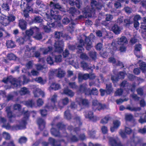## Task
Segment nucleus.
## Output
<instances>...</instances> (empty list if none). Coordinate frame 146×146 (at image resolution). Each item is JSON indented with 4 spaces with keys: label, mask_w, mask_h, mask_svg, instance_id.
I'll return each mask as SVG.
<instances>
[{
    "label": "nucleus",
    "mask_w": 146,
    "mask_h": 146,
    "mask_svg": "<svg viewBox=\"0 0 146 146\" xmlns=\"http://www.w3.org/2000/svg\"><path fill=\"white\" fill-rule=\"evenodd\" d=\"M56 126L59 129L63 130L64 132L63 134L60 135L59 131L56 129L55 128H52L51 129V132L52 134L56 137H64L63 135H65L64 133L66 132L65 129V125L62 123H59L57 124Z\"/></svg>",
    "instance_id": "nucleus-6"
},
{
    "label": "nucleus",
    "mask_w": 146,
    "mask_h": 146,
    "mask_svg": "<svg viewBox=\"0 0 146 146\" xmlns=\"http://www.w3.org/2000/svg\"><path fill=\"white\" fill-rule=\"evenodd\" d=\"M96 131L95 130H92L89 131L88 132V134L92 138H94L95 137Z\"/></svg>",
    "instance_id": "nucleus-64"
},
{
    "label": "nucleus",
    "mask_w": 146,
    "mask_h": 146,
    "mask_svg": "<svg viewBox=\"0 0 146 146\" xmlns=\"http://www.w3.org/2000/svg\"><path fill=\"white\" fill-rule=\"evenodd\" d=\"M55 62H61L62 59V56L60 55H56L55 56Z\"/></svg>",
    "instance_id": "nucleus-49"
},
{
    "label": "nucleus",
    "mask_w": 146,
    "mask_h": 146,
    "mask_svg": "<svg viewBox=\"0 0 146 146\" xmlns=\"http://www.w3.org/2000/svg\"><path fill=\"white\" fill-rule=\"evenodd\" d=\"M35 80L38 82L42 84H44L45 82L44 81L42 78L40 77L36 78Z\"/></svg>",
    "instance_id": "nucleus-55"
},
{
    "label": "nucleus",
    "mask_w": 146,
    "mask_h": 146,
    "mask_svg": "<svg viewBox=\"0 0 146 146\" xmlns=\"http://www.w3.org/2000/svg\"><path fill=\"white\" fill-rule=\"evenodd\" d=\"M29 93L30 91H29L28 89L25 87H23L21 88L20 91H19V93L21 95H23L28 94Z\"/></svg>",
    "instance_id": "nucleus-28"
},
{
    "label": "nucleus",
    "mask_w": 146,
    "mask_h": 146,
    "mask_svg": "<svg viewBox=\"0 0 146 146\" xmlns=\"http://www.w3.org/2000/svg\"><path fill=\"white\" fill-rule=\"evenodd\" d=\"M64 135H63L64 137H66L67 140H70L72 142H76L78 141V138L75 135L71 134L69 137L67 136V133L66 132H65L64 133Z\"/></svg>",
    "instance_id": "nucleus-17"
},
{
    "label": "nucleus",
    "mask_w": 146,
    "mask_h": 146,
    "mask_svg": "<svg viewBox=\"0 0 146 146\" xmlns=\"http://www.w3.org/2000/svg\"><path fill=\"white\" fill-rule=\"evenodd\" d=\"M62 36L63 33L62 32L56 31L54 33V37L56 40H55L54 46L55 51L59 52H62L64 45L62 40H59Z\"/></svg>",
    "instance_id": "nucleus-3"
},
{
    "label": "nucleus",
    "mask_w": 146,
    "mask_h": 146,
    "mask_svg": "<svg viewBox=\"0 0 146 146\" xmlns=\"http://www.w3.org/2000/svg\"><path fill=\"white\" fill-rule=\"evenodd\" d=\"M139 68L144 73H146V64L144 62H141L139 64Z\"/></svg>",
    "instance_id": "nucleus-31"
},
{
    "label": "nucleus",
    "mask_w": 146,
    "mask_h": 146,
    "mask_svg": "<svg viewBox=\"0 0 146 146\" xmlns=\"http://www.w3.org/2000/svg\"><path fill=\"white\" fill-rule=\"evenodd\" d=\"M88 92V95H97L98 94V90L96 88H93L91 91L89 90Z\"/></svg>",
    "instance_id": "nucleus-45"
},
{
    "label": "nucleus",
    "mask_w": 146,
    "mask_h": 146,
    "mask_svg": "<svg viewBox=\"0 0 146 146\" xmlns=\"http://www.w3.org/2000/svg\"><path fill=\"white\" fill-rule=\"evenodd\" d=\"M25 0H22L21 5V7L23 10H25V8L27 7V4L26 3Z\"/></svg>",
    "instance_id": "nucleus-53"
},
{
    "label": "nucleus",
    "mask_w": 146,
    "mask_h": 146,
    "mask_svg": "<svg viewBox=\"0 0 146 146\" xmlns=\"http://www.w3.org/2000/svg\"><path fill=\"white\" fill-rule=\"evenodd\" d=\"M117 44L120 45H125L128 43L127 38L125 36H122L117 39Z\"/></svg>",
    "instance_id": "nucleus-14"
},
{
    "label": "nucleus",
    "mask_w": 146,
    "mask_h": 146,
    "mask_svg": "<svg viewBox=\"0 0 146 146\" xmlns=\"http://www.w3.org/2000/svg\"><path fill=\"white\" fill-rule=\"evenodd\" d=\"M49 74L55 76L58 78H61L64 76L65 72L62 69L59 68L58 69L52 70Z\"/></svg>",
    "instance_id": "nucleus-8"
},
{
    "label": "nucleus",
    "mask_w": 146,
    "mask_h": 146,
    "mask_svg": "<svg viewBox=\"0 0 146 146\" xmlns=\"http://www.w3.org/2000/svg\"><path fill=\"white\" fill-rule=\"evenodd\" d=\"M34 96L35 97H38L40 95L43 97L44 96V93L40 89L37 88L33 91Z\"/></svg>",
    "instance_id": "nucleus-19"
},
{
    "label": "nucleus",
    "mask_w": 146,
    "mask_h": 146,
    "mask_svg": "<svg viewBox=\"0 0 146 146\" xmlns=\"http://www.w3.org/2000/svg\"><path fill=\"white\" fill-rule=\"evenodd\" d=\"M37 122L40 129L42 130L44 128L45 123L43 119L39 118L38 119Z\"/></svg>",
    "instance_id": "nucleus-20"
},
{
    "label": "nucleus",
    "mask_w": 146,
    "mask_h": 146,
    "mask_svg": "<svg viewBox=\"0 0 146 146\" xmlns=\"http://www.w3.org/2000/svg\"><path fill=\"white\" fill-rule=\"evenodd\" d=\"M42 19L39 16L35 17L33 20L34 22L37 23L42 22Z\"/></svg>",
    "instance_id": "nucleus-51"
},
{
    "label": "nucleus",
    "mask_w": 146,
    "mask_h": 146,
    "mask_svg": "<svg viewBox=\"0 0 146 146\" xmlns=\"http://www.w3.org/2000/svg\"><path fill=\"white\" fill-rule=\"evenodd\" d=\"M6 45L8 48H13L15 46L14 42L11 40H8L7 41Z\"/></svg>",
    "instance_id": "nucleus-33"
},
{
    "label": "nucleus",
    "mask_w": 146,
    "mask_h": 146,
    "mask_svg": "<svg viewBox=\"0 0 146 146\" xmlns=\"http://www.w3.org/2000/svg\"><path fill=\"white\" fill-rule=\"evenodd\" d=\"M44 110H40V113L42 116H46L47 114V111H49L46 108V106L45 107Z\"/></svg>",
    "instance_id": "nucleus-56"
},
{
    "label": "nucleus",
    "mask_w": 146,
    "mask_h": 146,
    "mask_svg": "<svg viewBox=\"0 0 146 146\" xmlns=\"http://www.w3.org/2000/svg\"><path fill=\"white\" fill-rule=\"evenodd\" d=\"M87 84L86 83H84L80 86V87L78 89L77 92L78 93H85V94L88 95L87 92L89 91V89L87 88Z\"/></svg>",
    "instance_id": "nucleus-12"
},
{
    "label": "nucleus",
    "mask_w": 146,
    "mask_h": 146,
    "mask_svg": "<svg viewBox=\"0 0 146 146\" xmlns=\"http://www.w3.org/2000/svg\"><path fill=\"white\" fill-rule=\"evenodd\" d=\"M2 82L5 83L10 82L15 87L20 86H21V81L19 79H16L11 76L4 78L2 80Z\"/></svg>",
    "instance_id": "nucleus-7"
},
{
    "label": "nucleus",
    "mask_w": 146,
    "mask_h": 146,
    "mask_svg": "<svg viewBox=\"0 0 146 146\" xmlns=\"http://www.w3.org/2000/svg\"><path fill=\"white\" fill-rule=\"evenodd\" d=\"M2 135L3 137L6 140H9L10 139L11 136L9 133L5 132H4L3 133Z\"/></svg>",
    "instance_id": "nucleus-47"
},
{
    "label": "nucleus",
    "mask_w": 146,
    "mask_h": 146,
    "mask_svg": "<svg viewBox=\"0 0 146 146\" xmlns=\"http://www.w3.org/2000/svg\"><path fill=\"white\" fill-rule=\"evenodd\" d=\"M106 92L107 94H110L113 91L112 88L111 84L110 83L108 84H106Z\"/></svg>",
    "instance_id": "nucleus-34"
},
{
    "label": "nucleus",
    "mask_w": 146,
    "mask_h": 146,
    "mask_svg": "<svg viewBox=\"0 0 146 146\" xmlns=\"http://www.w3.org/2000/svg\"><path fill=\"white\" fill-rule=\"evenodd\" d=\"M69 102V99L67 97L62 99L59 101L58 106L61 109L63 108L65 106L67 105L68 103Z\"/></svg>",
    "instance_id": "nucleus-15"
},
{
    "label": "nucleus",
    "mask_w": 146,
    "mask_h": 146,
    "mask_svg": "<svg viewBox=\"0 0 146 146\" xmlns=\"http://www.w3.org/2000/svg\"><path fill=\"white\" fill-rule=\"evenodd\" d=\"M39 31L38 32H35L36 35L34 36V38L37 40H40L42 38V35L41 33H39Z\"/></svg>",
    "instance_id": "nucleus-41"
},
{
    "label": "nucleus",
    "mask_w": 146,
    "mask_h": 146,
    "mask_svg": "<svg viewBox=\"0 0 146 146\" xmlns=\"http://www.w3.org/2000/svg\"><path fill=\"white\" fill-rule=\"evenodd\" d=\"M29 116L28 112H26L24 113V118L21 120L19 121V125L11 126L9 123L7 124H3L2 126L7 129H12L13 130H18L24 129L26 128V126L27 124V121Z\"/></svg>",
    "instance_id": "nucleus-2"
},
{
    "label": "nucleus",
    "mask_w": 146,
    "mask_h": 146,
    "mask_svg": "<svg viewBox=\"0 0 146 146\" xmlns=\"http://www.w3.org/2000/svg\"><path fill=\"white\" fill-rule=\"evenodd\" d=\"M19 25L20 27L23 30H24L26 28V23L24 20L22 19L19 21Z\"/></svg>",
    "instance_id": "nucleus-26"
},
{
    "label": "nucleus",
    "mask_w": 146,
    "mask_h": 146,
    "mask_svg": "<svg viewBox=\"0 0 146 146\" xmlns=\"http://www.w3.org/2000/svg\"><path fill=\"white\" fill-rule=\"evenodd\" d=\"M76 102L80 106H88L89 104L88 100L86 99H83L81 97L77 98L76 99Z\"/></svg>",
    "instance_id": "nucleus-13"
},
{
    "label": "nucleus",
    "mask_w": 146,
    "mask_h": 146,
    "mask_svg": "<svg viewBox=\"0 0 146 146\" xmlns=\"http://www.w3.org/2000/svg\"><path fill=\"white\" fill-rule=\"evenodd\" d=\"M125 73L124 72H119L118 75V79H123L124 78Z\"/></svg>",
    "instance_id": "nucleus-60"
},
{
    "label": "nucleus",
    "mask_w": 146,
    "mask_h": 146,
    "mask_svg": "<svg viewBox=\"0 0 146 146\" xmlns=\"http://www.w3.org/2000/svg\"><path fill=\"white\" fill-rule=\"evenodd\" d=\"M44 23H42L41 24V27H42L44 29L45 32L48 33L51 31V29L50 28H48L47 26L44 25Z\"/></svg>",
    "instance_id": "nucleus-46"
},
{
    "label": "nucleus",
    "mask_w": 146,
    "mask_h": 146,
    "mask_svg": "<svg viewBox=\"0 0 146 146\" xmlns=\"http://www.w3.org/2000/svg\"><path fill=\"white\" fill-rule=\"evenodd\" d=\"M9 23H10L7 18L6 16H5L1 24L4 26H6L8 25Z\"/></svg>",
    "instance_id": "nucleus-48"
},
{
    "label": "nucleus",
    "mask_w": 146,
    "mask_h": 146,
    "mask_svg": "<svg viewBox=\"0 0 146 146\" xmlns=\"http://www.w3.org/2000/svg\"><path fill=\"white\" fill-rule=\"evenodd\" d=\"M58 96L56 94L51 95L48 100V103L46 105V108L49 110H52L56 108L55 104L57 102Z\"/></svg>",
    "instance_id": "nucleus-5"
},
{
    "label": "nucleus",
    "mask_w": 146,
    "mask_h": 146,
    "mask_svg": "<svg viewBox=\"0 0 146 146\" xmlns=\"http://www.w3.org/2000/svg\"><path fill=\"white\" fill-rule=\"evenodd\" d=\"M94 36L92 34L89 36L88 37H86L85 39V43L83 40L80 39L79 41V44L77 45L76 46L74 45H69L68 47L70 49L74 50L76 48L78 51L79 53H82L84 51V49L83 46L86 45V47L87 50H89L92 47V43L90 39L91 38H94Z\"/></svg>",
    "instance_id": "nucleus-1"
},
{
    "label": "nucleus",
    "mask_w": 146,
    "mask_h": 146,
    "mask_svg": "<svg viewBox=\"0 0 146 146\" xmlns=\"http://www.w3.org/2000/svg\"><path fill=\"white\" fill-rule=\"evenodd\" d=\"M113 126L110 128V130L111 132H113L116 130L119 126L120 122L118 121L115 120L113 122Z\"/></svg>",
    "instance_id": "nucleus-21"
},
{
    "label": "nucleus",
    "mask_w": 146,
    "mask_h": 146,
    "mask_svg": "<svg viewBox=\"0 0 146 146\" xmlns=\"http://www.w3.org/2000/svg\"><path fill=\"white\" fill-rule=\"evenodd\" d=\"M73 119L75 120L79 125H82L81 119L80 117L76 114H75L73 116Z\"/></svg>",
    "instance_id": "nucleus-35"
},
{
    "label": "nucleus",
    "mask_w": 146,
    "mask_h": 146,
    "mask_svg": "<svg viewBox=\"0 0 146 146\" xmlns=\"http://www.w3.org/2000/svg\"><path fill=\"white\" fill-rule=\"evenodd\" d=\"M135 47V54L138 58H140L141 56L139 51L141 49V46L140 44H139L136 45Z\"/></svg>",
    "instance_id": "nucleus-18"
},
{
    "label": "nucleus",
    "mask_w": 146,
    "mask_h": 146,
    "mask_svg": "<svg viewBox=\"0 0 146 146\" xmlns=\"http://www.w3.org/2000/svg\"><path fill=\"white\" fill-rule=\"evenodd\" d=\"M3 145H6V146H15L13 141H12L8 143H7L6 141H4L3 143Z\"/></svg>",
    "instance_id": "nucleus-58"
},
{
    "label": "nucleus",
    "mask_w": 146,
    "mask_h": 146,
    "mask_svg": "<svg viewBox=\"0 0 146 146\" xmlns=\"http://www.w3.org/2000/svg\"><path fill=\"white\" fill-rule=\"evenodd\" d=\"M60 88V84L56 83H52L49 88V89L57 90Z\"/></svg>",
    "instance_id": "nucleus-27"
},
{
    "label": "nucleus",
    "mask_w": 146,
    "mask_h": 146,
    "mask_svg": "<svg viewBox=\"0 0 146 146\" xmlns=\"http://www.w3.org/2000/svg\"><path fill=\"white\" fill-rule=\"evenodd\" d=\"M27 39V36H25L24 38L21 37L17 39V41L20 44H23L24 42Z\"/></svg>",
    "instance_id": "nucleus-40"
},
{
    "label": "nucleus",
    "mask_w": 146,
    "mask_h": 146,
    "mask_svg": "<svg viewBox=\"0 0 146 146\" xmlns=\"http://www.w3.org/2000/svg\"><path fill=\"white\" fill-rule=\"evenodd\" d=\"M7 57L10 60H14L16 59V57L13 54L10 53L7 54Z\"/></svg>",
    "instance_id": "nucleus-38"
},
{
    "label": "nucleus",
    "mask_w": 146,
    "mask_h": 146,
    "mask_svg": "<svg viewBox=\"0 0 146 146\" xmlns=\"http://www.w3.org/2000/svg\"><path fill=\"white\" fill-rule=\"evenodd\" d=\"M90 56L94 60H95L97 58L96 53L95 51H92L89 53Z\"/></svg>",
    "instance_id": "nucleus-39"
},
{
    "label": "nucleus",
    "mask_w": 146,
    "mask_h": 146,
    "mask_svg": "<svg viewBox=\"0 0 146 146\" xmlns=\"http://www.w3.org/2000/svg\"><path fill=\"white\" fill-rule=\"evenodd\" d=\"M6 17L10 23L14 21L15 19V17L12 14H10Z\"/></svg>",
    "instance_id": "nucleus-44"
},
{
    "label": "nucleus",
    "mask_w": 146,
    "mask_h": 146,
    "mask_svg": "<svg viewBox=\"0 0 146 146\" xmlns=\"http://www.w3.org/2000/svg\"><path fill=\"white\" fill-rule=\"evenodd\" d=\"M52 49L51 46H49L47 48H42L40 49V50L43 53L45 54L50 51Z\"/></svg>",
    "instance_id": "nucleus-32"
},
{
    "label": "nucleus",
    "mask_w": 146,
    "mask_h": 146,
    "mask_svg": "<svg viewBox=\"0 0 146 146\" xmlns=\"http://www.w3.org/2000/svg\"><path fill=\"white\" fill-rule=\"evenodd\" d=\"M112 30L116 34H119L121 31V29L117 25H114L112 28Z\"/></svg>",
    "instance_id": "nucleus-22"
},
{
    "label": "nucleus",
    "mask_w": 146,
    "mask_h": 146,
    "mask_svg": "<svg viewBox=\"0 0 146 146\" xmlns=\"http://www.w3.org/2000/svg\"><path fill=\"white\" fill-rule=\"evenodd\" d=\"M81 66L85 70L91 69L92 68L90 64H88L84 61H82L81 62Z\"/></svg>",
    "instance_id": "nucleus-29"
},
{
    "label": "nucleus",
    "mask_w": 146,
    "mask_h": 146,
    "mask_svg": "<svg viewBox=\"0 0 146 146\" xmlns=\"http://www.w3.org/2000/svg\"><path fill=\"white\" fill-rule=\"evenodd\" d=\"M124 22L125 23L126 26H129V25L132 23V22L131 21L130 18L129 17L127 18L124 20Z\"/></svg>",
    "instance_id": "nucleus-52"
},
{
    "label": "nucleus",
    "mask_w": 146,
    "mask_h": 146,
    "mask_svg": "<svg viewBox=\"0 0 146 146\" xmlns=\"http://www.w3.org/2000/svg\"><path fill=\"white\" fill-rule=\"evenodd\" d=\"M48 140L50 143L53 146H61L59 142L56 141L51 137H50Z\"/></svg>",
    "instance_id": "nucleus-25"
},
{
    "label": "nucleus",
    "mask_w": 146,
    "mask_h": 146,
    "mask_svg": "<svg viewBox=\"0 0 146 146\" xmlns=\"http://www.w3.org/2000/svg\"><path fill=\"white\" fill-rule=\"evenodd\" d=\"M64 117L65 118L68 120L71 118V115L69 110H67L64 112Z\"/></svg>",
    "instance_id": "nucleus-37"
},
{
    "label": "nucleus",
    "mask_w": 146,
    "mask_h": 146,
    "mask_svg": "<svg viewBox=\"0 0 146 146\" xmlns=\"http://www.w3.org/2000/svg\"><path fill=\"white\" fill-rule=\"evenodd\" d=\"M68 12L70 13L72 16H73L76 13V10L75 8L72 7L69 9Z\"/></svg>",
    "instance_id": "nucleus-50"
},
{
    "label": "nucleus",
    "mask_w": 146,
    "mask_h": 146,
    "mask_svg": "<svg viewBox=\"0 0 146 146\" xmlns=\"http://www.w3.org/2000/svg\"><path fill=\"white\" fill-rule=\"evenodd\" d=\"M137 94L141 96H142L143 94V90L142 88H139L136 90Z\"/></svg>",
    "instance_id": "nucleus-57"
},
{
    "label": "nucleus",
    "mask_w": 146,
    "mask_h": 146,
    "mask_svg": "<svg viewBox=\"0 0 146 146\" xmlns=\"http://www.w3.org/2000/svg\"><path fill=\"white\" fill-rule=\"evenodd\" d=\"M25 104L28 107L33 108L35 106V103L33 100H29L25 102Z\"/></svg>",
    "instance_id": "nucleus-24"
},
{
    "label": "nucleus",
    "mask_w": 146,
    "mask_h": 146,
    "mask_svg": "<svg viewBox=\"0 0 146 146\" xmlns=\"http://www.w3.org/2000/svg\"><path fill=\"white\" fill-rule=\"evenodd\" d=\"M142 140L139 137L133 136L131 142L132 146H146V143H141Z\"/></svg>",
    "instance_id": "nucleus-9"
},
{
    "label": "nucleus",
    "mask_w": 146,
    "mask_h": 146,
    "mask_svg": "<svg viewBox=\"0 0 146 146\" xmlns=\"http://www.w3.org/2000/svg\"><path fill=\"white\" fill-rule=\"evenodd\" d=\"M84 115L86 118L90 120L93 122H95L100 119L99 117L96 116H94L93 113L92 111L86 112Z\"/></svg>",
    "instance_id": "nucleus-10"
},
{
    "label": "nucleus",
    "mask_w": 146,
    "mask_h": 146,
    "mask_svg": "<svg viewBox=\"0 0 146 146\" xmlns=\"http://www.w3.org/2000/svg\"><path fill=\"white\" fill-rule=\"evenodd\" d=\"M50 6L52 8L50 12L51 15L53 18L56 19L60 20L61 16L58 15V11L55 10V9H60L62 8L61 6L58 3L55 4L52 2H50Z\"/></svg>",
    "instance_id": "nucleus-4"
},
{
    "label": "nucleus",
    "mask_w": 146,
    "mask_h": 146,
    "mask_svg": "<svg viewBox=\"0 0 146 146\" xmlns=\"http://www.w3.org/2000/svg\"><path fill=\"white\" fill-rule=\"evenodd\" d=\"M126 109L131 111H137L141 110V108L140 107H131L129 106H127L126 108Z\"/></svg>",
    "instance_id": "nucleus-36"
},
{
    "label": "nucleus",
    "mask_w": 146,
    "mask_h": 146,
    "mask_svg": "<svg viewBox=\"0 0 146 146\" xmlns=\"http://www.w3.org/2000/svg\"><path fill=\"white\" fill-rule=\"evenodd\" d=\"M109 144L111 146H123L119 140H115L111 137L109 139Z\"/></svg>",
    "instance_id": "nucleus-16"
},
{
    "label": "nucleus",
    "mask_w": 146,
    "mask_h": 146,
    "mask_svg": "<svg viewBox=\"0 0 146 146\" xmlns=\"http://www.w3.org/2000/svg\"><path fill=\"white\" fill-rule=\"evenodd\" d=\"M139 123H143L146 122V114L144 115V117H141L140 119L139 120Z\"/></svg>",
    "instance_id": "nucleus-59"
},
{
    "label": "nucleus",
    "mask_w": 146,
    "mask_h": 146,
    "mask_svg": "<svg viewBox=\"0 0 146 146\" xmlns=\"http://www.w3.org/2000/svg\"><path fill=\"white\" fill-rule=\"evenodd\" d=\"M109 120V117L108 116H106L104 118L101 120V123L103 124L106 123H107Z\"/></svg>",
    "instance_id": "nucleus-63"
},
{
    "label": "nucleus",
    "mask_w": 146,
    "mask_h": 146,
    "mask_svg": "<svg viewBox=\"0 0 146 146\" xmlns=\"http://www.w3.org/2000/svg\"><path fill=\"white\" fill-rule=\"evenodd\" d=\"M105 18L106 21H110L113 19V16L109 14H107L105 16Z\"/></svg>",
    "instance_id": "nucleus-43"
},
{
    "label": "nucleus",
    "mask_w": 146,
    "mask_h": 146,
    "mask_svg": "<svg viewBox=\"0 0 146 146\" xmlns=\"http://www.w3.org/2000/svg\"><path fill=\"white\" fill-rule=\"evenodd\" d=\"M39 31V29L36 27H34L31 28L29 30L26 31V34L28 37L27 39H29V37L32 36L35 32H38Z\"/></svg>",
    "instance_id": "nucleus-11"
},
{
    "label": "nucleus",
    "mask_w": 146,
    "mask_h": 146,
    "mask_svg": "<svg viewBox=\"0 0 146 146\" xmlns=\"http://www.w3.org/2000/svg\"><path fill=\"white\" fill-rule=\"evenodd\" d=\"M129 84L125 80L123 81L120 84V86L122 87H126L128 86Z\"/></svg>",
    "instance_id": "nucleus-62"
},
{
    "label": "nucleus",
    "mask_w": 146,
    "mask_h": 146,
    "mask_svg": "<svg viewBox=\"0 0 146 146\" xmlns=\"http://www.w3.org/2000/svg\"><path fill=\"white\" fill-rule=\"evenodd\" d=\"M89 74H79L78 77L79 82H81L82 80H86L89 78Z\"/></svg>",
    "instance_id": "nucleus-23"
},
{
    "label": "nucleus",
    "mask_w": 146,
    "mask_h": 146,
    "mask_svg": "<svg viewBox=\"0 0 146 146\" xmlns=\"http://www.w3.org/2000/svg\"><path fill=\"white\" fill-rule=\"evenodd\" d=\"M1 7L2 9L4 10L7 11H9L10 8L8 4L7 3H3L2 4Z\"/></svg>",
    "instance_id": "nucleus-42"
},
{
    "label": "nucleus",
    "mask_w": 146,
    "mask_h": 146,
    "mask_svg": "<svg viewBox=\"0 0 146 146\" xmlns=\"http://www.w3.org/2000/svg\"><path fill=\"white\" fill-rule=\"evenodd\" d=\"M64 93L71 97H72L74 94V93L71 90L68 88L65 89L63 91Z\"/></svg>",
    "instance_id": "nucleus-30"
},
{
    "label": "nucleus",
    "mask_w": 146,
    "mask_h": 146,
    "mask_svg": "<svg viewBox=\"0 0 146 146\" xmlns=\"http://www.w3.org/2000/svg\"><path fill=\"white\" fill-rule=\"evenodd\" d=\"M27 140V138L25 137H21L19 140V142L20 143H25Z\"/></svg>",
    "instance_id": "nucleus-54"
},
{
    "label": "nucleus",
    "mask_w": 146,
    "mask_h": 146,
    "mask_svg": "<svg viewBox=\"0 0 146 146\" xmlns=\"http://www.w3.org/2000/svg\"><path fill=\"white\" fill-rule=\"evenodd\" d=\"M62 23L64 24H68L70 22V20L67 17L64 18L62 20Z\"/></svg>",
    "instance_id": "nucleus-61"
}]
</instances>
